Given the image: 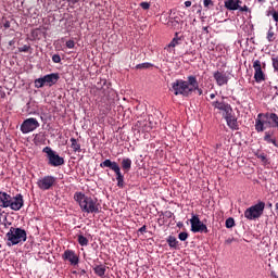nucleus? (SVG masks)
<instances>
[{"instance_id":"obj_1","label":"nucleus","mask_w":278,"mask_h":278,"mask_svg":"<svg viewBox=\"0 0 278 278\" xmlns=\"http://www.w3.org/2000/svg\"><path fill=\"white\" fill-rule=\"evenodd\" d=\"M23 205L24 201L22 194H17L16 197L12 198V195L8 194L7 192L0 191V207H10L14 212H18Z\"/></svg>"},{"instance_id":"obj_2","label":"nucleus","mask_w":278,"mask_h":278,"mask_svg":"<svg viewBox=\"0 0 278 278\" xmlns=\"http://www.w3.org/2000/svg\"><path fill=\"white\" fill-rule=\"evenodd\" d=\"M75 201L79 203L83 212H87V214H98L99 212V203H97V199H92L90 197H85L81 193H76L74 195Z\"/></svg>"},{"instance_id":"obj_3","label":"nucleus","mask_w":278,"mask_h":278,"mask_svg":"<svg viewBox=\"0 0 278 278\" xmlns=\"http://www.w3.org/2000/svg\"><path fill=\"white\" fill-rule=\"evenodd\" d=\"M8 247H14L21 244V242L27 241V231L22 228L11 227L7 232Z\"/></svg>"},{"instance_id":"obj_4","label":"nucleus","mask_w":278,"mask_h":278,"mask_svg":"<svg viewBox=\"0 0 278 278\" xmlns=\"http://www.w3.org/2000/svg\"><path fill=\"white\" fill-rule=\"evenodd\" d=\"M101 168H111V170H114L116 174V180L118 188H123L125 186V177L121 173V166H118V163L112 162L110 159H106L104 162L100 164Z\"/></svg>"},{"instance_id":"obj_5","label":"nucleus","mask_w":278,"mask_h":278,"mask_svg":"<svg viewBox=\"0 0 278 278\" xmlns=\"http://www.w3.org/2000/svg\"><path fill=\"white\" fill-rule=\"evenodd\" d=\"M172 88L174 90V94H182V97H190L192 92H194V88L190 87L188 85V81L186 80H176L173 85Z\"/></svg>"},{"instance_id":"obj_6","label":"nucleus","mask_w":278,"mask_h":278,"mask_svg":"<svg viewBox=\"0 0 278 278\" xmlns=\"http://www.w3.org/2000/svg\"><path fill=\"white\" fill-rule=\"evenodd\" d=\"M264 207H266V203L264 202H258L257 204L249 207L244 212L245 218H248V220H255V218H260V216L264 214Z\"/></svg>"},{"instance_id":"obj_7","label":"nucleus","mask_w":278,"mask_h":278,"mask_svg":"<svg viewBox=\"0 0 278 278\" xmlns=\"http://www.w3.org/2000/svg\"><path fill=\"white\" fill-rule=\"evenodd\" d=\"M60 79V74H48L41 78L35 79V88H43V86H54Z\"/></svg>"},{"instance_id":"obj_8","label":"nucleus","mask_w":278,"mask_h":278,"mask_svg":"<svg viewBox=\"0 0 278 278\" xmlns=\"http://www.w3.org/2000/svg\"><path fill=\"white\" fill-rule=\"evenodd\" d=\"M43 153H47V157H48V164L50 166H62L64 165V157L59 156L55 151H52L51 148L46 147L43 149Z\"/></svg>"},{"instance_id":"obj_9","label":"nucleus","mask_w":278,"mask_h":278,"mask_svg":"<svg viewBox=\"0 0 278 278\" xmlns=\"http://www.w3.org/2000/svg\"><path fill=\"white\" fill-rule=\"evenodd\" d=\"M191 224V231L193 233H207V226L201 222L199 216L193 215L192 218L190 219Z\"/></svg>"},{"instance_id":"obj_10","label":"nucleus","mask_w":278,"mask_h":278,"mask_svg":"<svg viewBox=\"0 0 278 278\" xmlns=\"http://www.w3.org/2000/svg\"><path fill=\"white\" fill-rule=\"evenodd\" d=\"M38 127H40L38 119L30 117L23 122V124L21 125V131L23 134H29V132L38 129Z\"/></svg>"},{"instance_id":"obj_11","label":"nucleus","mask_w":278,"mask_h":278,"mask_svg":"<svg viewBox=\"0 0 278 278\" xmlns=\"http://www.w3.org/2000/svg\"><path fill=\"white\" fill-rule=\"evenodd\" d=\"M264 116H265L264 113H261L257 115V118L255 122L256 131H264V129H268V127H271L270 119Z\"/></svg>"},{"instance_id":"obj_12","label":"nucleus","mask_w":278,"mask_h":278,"mask_svg":"<svg viewBox=\"0 0 278 278\" xmlns=\"http://www.w3.org/2000/svg\"><path fill=\"white\" fill-rule=\"evenodd\" d=\"M53 184H55V177L53 176H45L37 181L40 190H50Z\"/></svg>"},{"instance_id":"obj_13","label":"nucleus","mask_w":278,"mask_h":278,"mask_svg":"<svg viewBox=\"0 0 278 278\" xmlns=\"http://www.w3.org/2000/svg\"><path fill=\"white\" fill-rule=\"evenodd\" d=\"M213 77L217 84V86H227L229 84V76H227V73L216 71L213 74Z\"/></svg>"},{"instance_id":"obj_14","label":"nucleus","mask_w":278,"mask_h":278,"mask_svg":"<svg viewBox=\"0 0 278 278\" xmlns=\"http://www.w3.org/2000/svg\"><path fill=\"white\" fill-rule=\"evenodd\" d=\"M63 260L70 262L72 266H77V264H79V256H77L73 250H66L63 253Z\"/></svg>"},{"instance_id":"obj_15","label":"nucleus","mask_w":278,"mask_h":278,"mask_svg":"<svg viewBox=\"0 0 278 278\" xmlns=\"http://www.w3.org/2000/svg\"><path fill=\"white\" fill-rule=\"evenodd\" d=\"M253 68L255 71V73H254L255 81H257V83L264 81V79H266V78L264 76V72L262 71V62H260V60L254 61Z\"/></svg>"},{"instance_id":"obj_16","label":"nucleus","mask_w":278,"mask_h":278,"mask_svg":"<svg viewBox=\"0 0 278 278\" xmlns=\"http://www.w3.org/2000/svg\"><path fill=\"white\" fill-rule=\"evenodd\" d=\"M213 108H215V110H220V112H224V114H229V112H233V109H231V105L225 103V102H212Z\"/></svg>"},{"instance_id":"obj_17","label":"nucleus","mask_w":278,"mask_h":278,"mask_svg":"<svg viewBox=\"0 0 278 278\" xmlns=\"http://www.w3.org/2000/svg\"><path fill=\"white\" fill-rule=\"evenodd\" d=\"M224 118L230 129H238V119L233 116V112L224 113Z\"/></svg>"},{"instance_id":"obj_18","label":"nucleus","mask_w":278,"mask_h":278,"mask_svg":"<svg viewBox=\"0 0 278 278\" xmlns=\"http://www.w3.org/2000/svg\"><path fill=\"white\" fill-rule=\"evenodd\" d=\"M240 4H242L241 0H227L225 2V9L226 10H238L240 8Z\"/></svg>"},{"instance_id":"obj_19","label":"nucleus","mask_w":278,"mask_h":278,"mask_svg":"<svg viewBox=\"0 0 278 278\" xmlns=\"http://www.w3.org/2000/svg\"><path fill=\"white\" fill-rule=\"evenodd\" d=\"M263 118H267L268 121H270L271 127L278 128V116L276 113H265V115H263Z\"/></svg>"},{"instance_id":"obj_20","label":"nucleus","mask_w":278,"mask_h":278,"mask_svg":"<svg viewBox=\"0 0 278 278\" xmlns=\"http://www.w3.org/2000/svg\"><path fill=\"white\" fill-rule=\"evenodd\" d=\"M71 149L74 151V153H81V143H79L78 139L71 138Z\"/></svg>"},{"instance_id":"obj_21","label":"nucleus","mask_w":278,"mask_h":278,"mask_svg":"<svg viewBox=\"0 0 278 278\" xmlns=\"http://www.w3.org/2000/svg\"><path fill=\"white\" fill-rule=\"evenodd\" d=\"M187 84L190 86V88H193V90H199V81H197V77L188 76Z\"/></svg>"},{"instance_id":"obj_22","label":"nucleus","mask_w":278,"mask_h":278,"mask_svg":"<svg viewBox=\"0 0 278 278\" xmlns=\"http://www.w3.org/2000/svg\"><path fill=\"white\" fill-rule=\"evenodd\" d=\"M122 168L126 172L131 169V159H123Z\"/></svg>"},{"instance_id":"obj_23","label":"nucleus","mask_w":278,"mask_h":278,"mask_svg":"<svg viewBox=\"0 0 278 278\" xmlns=\"http://www.w3.org/2000/svg\"><path fill=\"white\" fill-rule=\"evenodd\" d=\"M273 134H274L273 131H266V132H265L264 140H265L266 142H271V144L277 146V140L273 139Z\"/></svg>"},{"instance_id":"obj_24","label":"nucleus","mask_w":278,"mask_h":278,"mask_svg":"<svg viewBox=\"0 0 278 278\" xmlns=\"http://www.w3.org/2000/svg\"><path fill=\"white\" fill-rule=\"evenodd\" d=\"M96 275H98V277H103V275H105V266L103 265H98L93 268Z\"/></svg>"},{"instance_id":"obj_25","label":"nucleus","mask_w":278,"mask_h":278,"mask_svg":"<svg viewBox=\"0 0 278 278\" xmlns=\"http://www.w3.org/2000/svg\"><path fill=\"white\" fill-rule=\"evenodd\" d=\"M167 243L172 249H177V244H178L177 238L169 236L167 239Z\"/></svg>"},{"instance_id":"obj_26","label":"nucleus","mask_w":278,"mask_h":278,"mask_svg":"<svg viewBox=\"0 0 278 278\" xmlns=\"http://www.w3.org/2000/svg\"><path fill=\"white\" fill-rule=\"evenodd\" d=\"M78 244L80 247H88V239L81 235L78 236Z\"/></svg>"},{"instance_id":"obj_27","label":"nucleus","mask_w":278,"mask_h":278,"mask_svg":"<svg viewBox=\"0 0 278 278\" xmlns=\"http://www.w3.org/2000/svg\"><path fill=\"white\" fill-rule=\"evenodd\" d=\"M267 40L268 42H273L275 40V33L273 31V27H270L268 29V33H267Z\"/></svg>"},{"instance_id":"obj_28","label":"nucleus","mask_w":278,"mask_h":278,"mask_svg":"<svg viewBox=\"0 0 278 278\" xmlns=\"http://www.w3.org/2000/svg\"><path fill=\"white\" fill-rule=\"evenodd\" d=\"M235 225H236V220H233L232 217H229L228 219H226L227 229H231V227H233Z\"/></svg>"},{"instance_id":"obj_29","label":"nucleus","mask_w":278,"mask_h":278,"mask_svg":"<svg viewBox=\"0 0 278 278\" xmlns=\"http://www.w3.org/2000/svg\"><path fill=\"white\" fill-rule=\"evenodd\" d=\"M177 45H179V39H173L168 46H167V49H175V47H177Z\"/></svg>"},{"instance_id":"obj_30","label":"nucleus","mask_w":278,"mask_h":278,"mask_svg":"<svg viewBox=\"0 0 278 278\" xmlns=\"http://www.w3.org/2000/svg\"><path fill=\"white\" fill-rule=\"evenodd\" d=\"M151 66H153V64L151 63H141V64H138L136 68H151Z\"/></svg>"},{"instance_id":"obj_31","label":"nucleus","mask_w":278,"mask_h":278,"mask_svg":"<svg viewBox=\"0 0 278 278\" xmlns=\"http://www.w3.org/2000/svg\"><path fill=\"white\" fill-rule=\"evenodd\" d=\"M178 238L181 240V242H186V240H188V232H180Z\"/></svg>"},{"instance_id":"obj_32","label":"nucleus","mask_w":278,"mask_h":278,"mask_svg":"<svg viewBox=\"0 0 278 278\" xmlns=\"http://www.w3.org/2000/svg\"><path fill=\"white\" fill-rule=\"evenodd\" d=\"M274 71L278 72V56L271 58Z\"/></svg>"},{"instance_id":"obj_33","label":"nucleus","mask_w":278,"mask_h":278,"mask_svg":"<svg viewBox=\"0 0 278 278\" xmlns=\"http://www.w3.org/2000/svg\"><path fill=\"white\" fill-rule=\"evenodd\" d=\"M52 62H54V64H60V62H62V58H60V54H54L52 56Z\"/></svg>"},{"instance_id":"obj_34","label":"nucleus","mask_w":278,"mask_h":278,"mask_svg":"<svg viewBox=\"0 0 278 278\" xmlns=\"http://www.w3.org/2000/svg\"><path fill=\"white\" fill-rule=\"evenodd\" d=\"M140 8H142V10H149L151 8V4L149 2H141Z\"/></svg>"},{"instance_id":"obj_35","label":"nucleus","mask_w":278,"mask_h":278,"mask_svg":"<svg viewBox=\"0 0 278 278\" xmlns=\"http://www.w3.org/2000/svg\"><path fill=\"white\" fill-rule=\"evenodd\" d=\"M66 47L67 49H75V41L74 40L66 41Z\"/></svg>"},{"instance_id":"obj_36","label":"nucleus","mask_w":278,"mask_h":278,"mask_svg":"<svg viewBox=\"0 0 278 278\" xmlns=\"http://www.w3.org/2000/svg\"><path fill=\"white\" fill-rule=\"evenodd\" d=\"M204 8H210V5H214V2H212V0H204Z\"/></svg>"},{"instance_id":"obj_37","label":"nucleus","mask_w":278,"mask_h":278,"mask_svg":"<svg viewBox=\"0 0 278 278\" xmlns=\"http://www.w3.org/2000/svg\"><path fill=\"white\" fill-rule=\"evenodd\" d=\"M238 10H240V12H249V7H247V5L241 7L239 4V9Z\"/></svg>"},{"instance_id":"obj_38","label":"nucleus","mask_w":278,"mask_h":278,"mask_svg":"<svg viewBox=\"0 0 278 278\" xmlns=\"http://www.w3.org/2000/svg\"><path fill=\"white\" fill-rule=\"evenodd\" d=\"M273 18L276 23H278V11L273 13Z\"/></svg>"},{"instance_id":"obj_39","label":"nucleus","mask_w":278,"mask_h":278,"mask_svg":"<svg viewBox=\"0 0 278 278\" xmlns=\"http://www.w3.org/2000/svg\"><path fill=\"white\" fill-rule=\"evenodd\" d=\"M3 27H4V29H10V22L7 21V22L3 24Z\"/></svg>"},{"instance_id":"obj_40","label":"nucleus","mask_w":278,"mask_h":278,"mask_svg":"<svg viewBox=\"0 0 278 278\" xmlns=\"http://www.w3.org/2000/svg\"><path fill=\"white\" fill-rule=\"evenodd\" d=\"M258 159L262 160V162H266V156L264 154L258 155Z\"/></svg>"},{"instance_id":"obj_41","label":"nucleus","mask_w":278,"mask_h":278,"mask_svg":"<svg viewBox=\"0 0 278 278\" xmlns=\"http://www.w3.org/2000/svg\"><path fill=\"white\" fill-rule=\"evenodd\" d=\"M139 231H140L141 233H144V231H147V226H142V227L139 229Z\"/></svg>"},{"instance_id":"obj_42","label":"nucleus","mask_w":278,"mask_h":278,"mask_svg":"<svg viewBox=\"0 0 278 278\" xmlns=\"http://www.w3.org/2000/svg\"><path fill=\"white\" fill-rule=\"evenodd\" d=\"M185 5H186V8H190V5H192V2L191 1H186Z\"/></svg>"},{"instance_id":"obj_43","label":"nucleus","mask_w":278,"mask_h":278,"mask_svg":"<svg viewBox=\"0 0 278 278\" xmlns=\"http://www.w3.org/2000/svg\"><path fill=\"white\" fill-rule=\"evenodd\" d=\"M194 90H198L199 94H203V90L199 88V85H198V89H194Z\"/></svg>"},{"instance_id":"obj_44","label":"nucleus","mask_w":278,"mask_h":278,"mask_svg":"<svg viewBox=\"0 0 278 278\" xmlns=\"http://www.w3.org/2000/svg\"><path fill=\"white\" fill-rule=\"evenodd\" d=\"M210 99H216V93H211Z\"/></svg>"},{"instance_id":"obj_45","label":"nucleus","mask_w":278,"mask_h":278,"mask_svg":"<svg viewBox=\"0 0 278 278\" xmlns=\"http://www.w3.org/2000/svg\"><path fill=\"white\" fill-rule=\"evenodd\" d=\"M233 242V239H228V240H226V243L227 244H231Z\"/></svg>"},{"instance_id":"obj_46","label":"nucleus","mask_w":278,"mask_h":278,"mask_svg":"<svg viewBox=\"0 0 278 278\" xmlns=\"http://www.w3.org/2000/svg\"><path fill=\"white\" fill-rule=\"evenodd\" d=\"M70 3H77V0H67Z\"/></svg>"},{"instance_id":"obj_47","label":"nucleus","mask_w":278,"mask_h":278,"mask_svg":"<svg viewBox=\"0 0 278 278\" xmlns=\"http://www.w3.org/2000/svg\"><path fill=\"white\" fill-rule=\"evenodd\" d=\"M103 84H105V80L103 81Z\"/></svg>"},{"instance_id":"obj_48","label":"nucleus","mask_w":278,"mask_h":278,"mask_svg":"<svg viewBox=\"0 0 278 278\" xmlns=\"http://www.w3.org/2000/svg\"><path fill=\"white\" fill-rule=\"evenodd\" d=\"M258 1H263V0H258Z\"/></svg>"}]
</instances>
